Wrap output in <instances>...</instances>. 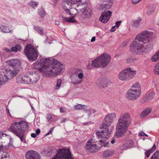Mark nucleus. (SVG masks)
Instances as JSON below:
<instances>
[{"label":"nucleus","mask_w":159,"mask_h":159,"mask_svg":"<svg viewBox=\"0 0 159 159\" xmlns=\"http://www.w3.org/2000/svg\"><path fill=\"white\" fill-rule=\"evenodd\" d=\"M109 143L108 142H107L104 145V146L105 147H109Z\"/></svg>","instance_id":"052dcab7"},{"label":"nucleus","mask_w":159,"mask_h":159,"mask_svg":"<svg viewBox=\"0 0 159 159\" xmlns=\"http://www.w3.org/2000/svg\"><path fill=\"white\" fill-rule=\"evenodd\" d=\"M78 2L77 0H64L62 7L66 12L70 15H71L69 9H71V7Z\"/></svg>","instance_id":"9d476101"},{"label":"nucleus","mask_w":159,"mask_h":159,"mask_svg":"<svg viewBox=\"0 0 159 159\" xmlns=\"http://www.w3.org/2000/svg\"><path fill=\"white\" fill-rule=\"evenodd\" d=\"M111 14V12L110 11L103 12L99 18L100 21L102 23H107L109 20Z\"/></svg>","instance_id":"f8f14e48"},{"label":"nucleus","mask_w":159,"mask_h":159,"mask_svg":"<svg viewBox=\"0 0 159 159\" xmlns=\"http://www.w3.org/2000/svg\"><path fill=\"white\" fill-rule=\"evenodd\" d=\"M130 89H133L135 90L138 91V93H141V86L138 82H136L131 87Z\"/></svg>","instance_id":"393cba45"},{"label":"nucleus","mask_w":159,"mask_h":159,"mask_svg":"<svg viewBox=\"0 0 159 159\" xmlns=\"http://www.w3.org/2000/svg\"><path fill=\"white\" fill-rule=\"evenodd\" d=\"M116 117V114L114 113H110L107 115L105 117L102 125L100 127V128L102 129L101 131L98 130L96 132V135L98 138H102L103 140L99 141L101 146L103 145L102 143H104L103 141H106L109 137L110 131L108 128Z\"/></svg>","instance_id":"7ed1b4c3"},{"label":"nucleus","mask_w":159,"mask_h":159,"mask_svg":"<svg viewBox=\"0 0 159 159\" xmlns=\"http://www.w3.org/2000/svg\"><path fill=\"white\" fill-rule=\"evenodd\" d=\"M72 159L69 149L62 148L57 150V153L52 159Z\"/></svg>","instance_id":"1a4fd4ad"},{"label":"nucleus","mask_w":159,"mask_h":159,"mask_svg":"<svg viewBox=\"0 0 159 159\" xmlns=\"http://www.w3.org/2000/svg\"><path fill=\"white\" fill-rule=\"evenodd\" d=\"M9 66L13 69H21V63L19 60L17 59H11L7 61Z\"/></svg>","instance_id":"ddd939ff"},{"label":"nucleus","mask_w":159,"mask_h":159,"mask_svg":"<svg viewBox=\"0 0 159 159\" xmlns=\"http://www.w3.org/2000/svg\"><path fill=\"white\" fill-rule=\"evenodd\" d=\"M141 0H132L133 3L137 4L139 3Z\"/></svg>","instance_id":"3c124183"},{"label":"nucleus","mask_w":159,"mask_h":159,"mask_svg":"<svg viewBox=\"0 0 159 159\" xmlns=\"http://www.w3.org/2000/svg\"><path fill=\"white\" fill-rule=\"evenodd\" d=\"M87 5L86 3H79L78 5L76 10L77 11L79 12L81 11V12L85 11Z\"/></svg>","instance_id":"412c9836"},{"label":"nucleus","mask_w":159,"mask_h":159,"mask_svg":"<svg viewBox=\"0 0 159 159\" xmlns=\"http://www.w3.org/2000/svg\"><path fill=\"white\" fill-rule=\"evenodd\" d=\"M127 61L128 63H131L133 61L132 58H129L127 59Z\"/></svg>","instance_id":"6e6d98bb"},{"label":"nucleus","mask_w":159,"mask_h":159,"mask_svg":"<svg viewBox=\"0 0 159 159\" xmlns=\"http://www.w3.org/2000/svg\"><path fill=\"white\" fill-rule=\"evenodd\" d=\"M40 132V130L39 129H38L36 130V134L38 135Z\"/></svg>","instance_id":"4d7b16f0"},{"label":"nucleus","mask_w":159,"mask_h":159,"mask_svg":"<svg viewBox=\"0 0 159 159\" xmlns=\"http://www.w3.org/2000/svg\"><path fill=\"white\" fill-rule=\"evenodd\" d=\"M130 116L128 114H122L120 116L116 126V134L117 136L121 137L126 132L130 124Z\"/></svg>","instance_id":"20e7f679"},{"label":"nucleus","mask_w":159,"mask_h":159,"mask_svg":"<svg viewBox=\"0 0 159 159\" xmlns=\"http://www.w3.org/2000/svg\"><path fill=\"white\" fill-rule=\"evenodd\" d=\"M20 69H13V70L10 69L7 71V75H10L12 78L16 76L18 71Z\"/></svg>","instance_id":"4be33fe9"},{"label":"nucleus","mask_w":159,"mask_h":159,"mask_svg":"<svg viewBox=\"0 0 159 159\" xmlns=\"http://www.w3.org/2000/svg\"><path fill=\"white\" fill-rule=\"evenodd\" d=\"M45 12L44 10L42 9L39 12V15L42 17H43L45 15Z\"/></svg>","instance_id":"ea45409f"},{"label":"nucleus","mask_w":159,"mask_h":159,"mask_svg":"<svg viewBox=\"0 0 159 159\" xmlns=\"http://www.w3.org/2000/svg\"><path fill=\"white\" fill-rule=\"evenodd\" d=\"M116 30V29L115 28V26H114L111 29L110 31L111 32H114V31H115Z\"/></svg>","instance_id":"13d9d810"},{"label":"nucleus","mask_w":159,"mask_h":159,"mask_svg":"<svg viewBox=\"0 0 159 159\" xmlns=\"http://www.w3.org/2000/svg\"><path fill=\"white\" fill-rule=\"evenodd\" d=\"M114 153L113 150H108L103 152L102 156L103 157H107L112 155Z\"/></svg>","instance_id":"a878e982"},{"label":"nucleus","mask_w":159,"mask_h":159,"mask_svg":"<svg viewBox=\"0 0 159 159\" xmlns=\"http://www.w3.org/2000/svg\"><path fill=\"white\" fill-rule=\"evenodd\" d=\"M151 159H159V151H156L152 155Z\"/></svg>","instance_id":"f704fd0d"},{"label":"nucleus","mask_w":159,"mask_h":159,"mask_svg":"<svg viewBox=\"0 0 159 159\" xmlns=\"http://www.w3.org/2000/svg\"><path fill=\"white\" fill-rule=\"evenodd\" d=\"M95 38L94 36L91 39V42H93L95 41Z\"/></svg>","instance_id":"0e129e2a"},{"label":"nucleus","mask_w":159,"mask_h":159,"mask_svg":"<svg viewBox=\"0 0 159 159\" xmlns=\"http://www.w3.org/2000/svg\"><path fill=\"white\" fill-rule=\"evenodd\" d=\"M0 29L4 33H9L11 32L8 27L2 25H0Z\"/></svg>","instance_id":"7c9ffc66"},{"label":"nucleus","mask_w":159,"mask_h":159,"mask_svg":"<svg viewBox=\"0 0 159 159\" xmlns=\"http://www.w3.org/2000/svg\"><path fill=\"white\" fill-rule=\"evenodd\" d=\"M115 142V141L114 139H112L111 141V143L112 144H113Z\"/></svg>","instance_id":"774afa93"},{"label":"nucleus","mask_w":159,"mask_h":159,"mask_svg":"<svg viewBox=\"0 0 159 159\" xmlns=\"http://www.w3.org/2000/svg\"><path fill=\"white\" fill-rule=\"evenodd\" d=\"M62 21L63 23H65L66 22L74 23L76 22V20L74 19V17H71L69 18L63 16H61Z\"/></svg>","instance_id":"5701e85b"},{"label":"nucleus","mask_w":159,"mask_h":159,"mask_svg":"<svg viewBox=\"0 0 159 159\" xmlns=\"http://www.w3.org/2000/svg\"><path fill=\"white\" fill-rule=\"evenodd\" d=\"M54 128V127H53L52 128H51L50 129V130L46 134V135H48L49 134H51L53 131V129Z\"/></svg>","instance_id":"de8ad7c7"},{"label":"nucleus","mask_w":159,"mask_h":159,"mask_svg":"<svg viewBox=\"0 0 159 159\" xmlns=\"http://www.w3.org/2000/svg\"><path fill=\"white\" fill-rule=\"evenodd\" d=\"M22 80V76L20 75L16 79V81L18 83H23Z\"/></svg>","instance_id":"a19ab883"},{"label":"nucleus","mask_w":159,"mask_h":159,"mask_svg":"<svg viewBox=\"0 0 159 159\" xmlns=\"http://www.w3.org/2000/svg\"><path fill=\"white\" fill-rule=\"evenodd\" d=\"M34 29L41 35L44 34V30L43 29L39 26H34Z\"/></svg>","instance_id":"c85d7f7f"},{"label":"nucleus","mask_w":159,"mask_h":159,"mask_svg":"<svg viewBox=\"0 0 159 159\" xmlns=\"http://www.w3.org/2000/svg\"><path fill=\"white\" fill-rule=\"evenodd\" d=\"M159 59V50L156 52L151 58L152 61L155 62L157 61Z\"/></svg>","instance_id":"c756f323"},{"label":"nucleus","mask_w":159,"mask_h":159,"mask_svg":"<svg viewBox=\"0 0 159 159\" xmlns=\"http://www.w3.org/2000/svg\"><path fill=\"white\" fill-rule=\"evenodd\" d=\"M7 135V134L5 133H3L0 132V139H2V137H6Z\"/></svg>","instance_id":"8fccbe9b"},{"label":"nucleus","mask_w":159,"mask_h":159,"mask_svg":"<svg viewBox=\"0 0 159 159\" xmlns=\"http://www.w3.org/2000/svg\"><path fill=\"white\" fill-rule=\"evenodd\" d=\"M154 71L155 74L159 75V62L155 66Z\"/></svg>","instance_id":"c9c22d12"},{"label":"nucleus","mask_w":159,"mask_h":159,"mask_svg":"<svg viewBox=\"0 0 159 159\" xmlns=\"http://www.w3.org/2000/svg\"><path fill=\"white\" fill-rule=\"evenodd\" d=\"M60 111L61 112H63V113L65 112V111H64V109L62 107H60Z\"/></svg>","instance_id":"e2e57ef3"},{"label":"nucleus","mask_w":159,"mask_h":159,"mask_svg":"<svg viewBox=\"0 0 159 159\" xmlns=\"http://www.w3.org/2000/svg\"><path fill=\"white\" fill-rule=\"evenodd\" d=\"M48 37H46V39H45V43H46L48 42Z\"/></svg>","instance_id":"338daca9"},{"label":"nucleus","mask_w":159,"mask_h":159,"mask_svg":"<svg viewBox=\"0 0 159 159\" xmlns=\"http://www.w3.org/2000/svg\"><path fill=\"white\" fill-rule=\"evenodd\" d=\"M22 81L24 83L31 84L30 80L29 74L28 76L26 75L22 76Z\"/></svg>","instance_id":"2f4dec72"},{"label":"nucleus","mask_w":159,"mask_h":159,"mask_svg":"<svg viewBox=\"0 0 159 159\" xmlns=\"http://www.w3.org/2000/svg\"><path fill=\"white\" fill-rule=\"evenodd\" d=\"M78 77L79 79H82L83 76V71L82 72H80L78 75Z\"/></svg>","instance_id":"09e8293b"},{"label":"nucleus","mask_w":159,"mask_h":159,"mask_svg":"<svg viewBox=\"0 0 159 159\" xmlns=\"http://www.w3.org/2000/svg\"><path fill=\"white\" fill-rule=\"evenodd\" d=\"M154 12V10H148V11H147V14H148V15H150L151 14H152Z\"/></svg>","instance_id":"5fc2aeb1"},{"label":"nucleus","mask_w":159,"mask_h":159,"mask_svg":"<svg viewBox=\"0 0 159 159\" xmlns=\"http://www.w3.org/2000/svg\"><path fill=\"white\" fill-rule=\"evenodd\" d=\"M26 159H40V155L36 152L33 150H29L26 153Z\"/></svg>","instance_id":"4468645a"},{"label":"nucleus","mask_w":159,"mask_h":159,"mask_svg":"<svg viewBox=\"0 0 159 159\" xmlns=\"http://www.w3.org/2000/svg\"><path fill=\"white\" fill-rule=\"evenodd\" d=\"M21 49V47L19 44H16L15 47H12L11 48V51L16 52L17 51H20Z\"/></svg>","instance_id":"473e14b6"},{"label":"nucleus","mask_w":159,"mask_h":159,"mask_svg":"<svg viewBox=\"0 0 159 159\" xmlns=\"http://www.w3.org/2000/svg\"><path fill=\"white\" fill-rule=\"evenodd\" d=\"M137 91H138L130 89L127 91L126 93V98L128 100L132 101L136 99L140 95V93Z\"/></svg>","instance_id":"9b49d317"},{"label":"nucleus","mask_w":159,"mask_h":159,"mask_svg":"<svg viewBox=\"0 0 159 159\" xmlns=\"http://www.w3.org/2000/svg\"><path fill=\"white\" fill-rule=\"evenodd\" d=\"M141 21L142 19H141L139 18L134 21V24L136 26H138L140 24Z\"/></svg>","instance_id":"37998d69"},{"label":"nucleus","mask_w":159,"mask_h":159,"mask_svg":"<svg viewBox=\"0 0 159 159\" xmlns=\"http://www.w3.org/2000/svg\"><path fill=\"white\" fill-rule=\"evenodd\" d=\"M110 56L107 54H103L93 61L92 65L94 67H99L107 66L110 61Z\"/></svg>","instance_id":"423d86ee"},{"label":"nucleus","mask_w":159,"mask_h":159,"mask_svg":"<svg viewBox=\"0 0 159 159\" xmlns=\"http://www.w3.org/2000/svg\"><path fill=\"white\" fill-rule=\"evenodd\" d=\"M8 78L7 76L4 74L0 73V87L1 86L4 84L8 80Z\"/></svg>","instance_id":"aec40b11"},{"label":"nucleus","mask_w":159,"mask_h":159,"mask_svg":"<svg viewBox=\"0 0 159 159\" xmlns=\"http://www.w3.org/2000/svg\"><path fill=\"white\" fill-rule=\"evenodd\" d=\"M152 33L145 30L138 34L130 45V51L133 53L140 54L145 50L151 47L152 44L151 36Z\"/></svg>","instance_id":"f03ea898"},{"label":"nucleus","mask_w":159,"mask_h":159,"mask_svg":"<svg viewBox=\"0 0 159 159\" xmlns=\"http://www.w3.org/2000/svg\"><path fill=\"white\" fill-rule=\"evenodd\" d=\"M70 78L71 80V82L74 85H77L82 82L81 80L79 79L77 76L74 74L71 75Z\"/></svg>","instance_id":"a211bd4d"},{"label":"nucleus","mask_w":159,"mask_h":159,"mask_svg":"<svg viewBox=\"0 0 159 159\" xmlns=\"http://www.w3.org/2000/svg\"><path fill=\"white\" fill-rule=\"evenodd\" d=\"M152 110L150 108H147L144 110L141 113L140 116L145 117L148 115L151 112Z\"/></svg>","instance_id":"cd10ccee"},{"label":"nucleus","mask_w":159,"mask_h":159,"mask_svg":"<svg viewBox=\"0 0 159 159\" xmlns=\"http://www.w3.org/2000/svg\"><path fill=\"white\" fill-rule=\"evenodd\" d=\"M31 136L33 138H35L37 136V134L35 133H32L31 134Z\"/></svg>","instance_id":"bf43d9fd"},{"label":"nucleus","mask_w":159,"mask_h":159,"mask_svg":"<svg viewBox=\"0 0 159 159\" xmlns=\"http://www.w3.org/2000/svg\"><path fill=\"white\" fill-rule=\"evenodd\" d=\"M55 24L56 25H59L60 24V22L59 21H56Z\"/></svg>","instance_id":"69168bd1"},{"label":"nucleus","mask_w":159,"mask_h":159,"mask_svg":"<svg viewBox=\"0 0 159 159\" xmlns=\"http://www.w3.org/2000/svg\"><path fill=\"white\" fill-rule=\"evenodd\" d=\"M47 119L48 121H50L52 119V116L51 115L48 114L47 115Z\"/></svg>","instance_id":"49530a36"},{"label":"nucleus","mask_w":159,"mask_h":159,"mask_svg":"<svg viewBox=\"0 0 159 159\" xmlns=\"http://www.w3.org/2000/svg\"><path fill=\"white\" fill-rule=\"evenodd\" d=\"M145 134V133L143 131L140 132L139 134V136H144Z\"/></svg>","instance_id":"864d4df0"},{"label":"nucleus","mask_w":159,"mask_h":159,"mask_svg":"<svg viewBox=\"0 0 159 159\" xmlns=\"http://www.w3.org/2000/svg\"><path fill=\"white\" fill-rule=\"evenodd\" d=\"M5 51L6 52H10L11 51V49H10L7 48H5Z\"/></svg>","instance_id":"680f3d73"},{"label":"nucleus","mask_w":159,"mask_h":159,"mask_svg":"<svg viewBox=\"0 0 159 159\" xmlns=\"http://www.w3.org/2000/svg\"><path fill=\"white\" fill-rule=\"evenodd\" d=\"M93 141V139H90L86 143L85 148L89 152H95L98 150V149L96 145L92 142Z\"/></svg>","instance_id":"2eb2a0df"},{"label":"nucleus","mask_w":159,"mask_h":159,"mask_svg":"<svg viewBox=\"0 0 159 159\" xmlns=\"http://www.w3.org/2000/svg\"><path fill=\"white\" fill-rule=\"evenodd\" d=\"M121 21H117L116 23V25L117 27H118L120 24Z\"/></svg>","instance_id":"603ef678"},{"label":"nucleus","mask_w":159,"mask_h":159,"mask_svg":"<svg viewBox=\"0 0 159 159\" xmlns=\"http://www.w3.org/2000/svg\"><path fill=\"white\" fill-rule=\"evenodd\" d=\"M82 70L79 69H75L73 71L74 75H78L80 72H82Z\"/></svg>","instance_id":"79ce46f5"},{"label":"nucleus","mask_w":159,"mask_h":159,"mask_svg":"<svg viewBox=\"0 0 159 159\" xmlns=\"http://www.w3.org/2000/svg\"><path fill=\"white\" fill-rule=\"evenodd\" d=\"M136 71L130 70V67L126 68L122 70L119 74V79L121 80H126L130 79L136 74Z\"/></svg>","instance_id":"6e6552de"},{"label":"nucleus","mask_w":159,"mask_h":159,"mask_svg":"<svg viewBox=\"0 0 159 159\" xmlns=\"http://www.w3.org/2000/svg\"><path fill=\"white\" fill-rule=\"evenodd\" d=\"M35 69L41 71L48 76L58 75L64 70V65L59 61L51 57L42 58L39 62L34 64Z\"/></svg>","instance_id":"f257e3e1"},{"label":"nucleus","mask_w":159,"mask_h":159,"mask_svg":"<svg viewBox=\"0 0 159 159\" xmlns=\"http://www.w3.org/2000/svg\"><path fill=\"white\" fill-rule=\"evenodd\" d=\"M85 113L89 116H90L92 112L89 110H85Z\"/></svg>","instance_id":"a18cd8bd"},{"label":"nucleus","mask_w":159,"mask_h":159,"mask_svg":"<svg viewBox=\"0 0 159 159\" xmlns=\"http://www.w3.org/2000/svg\"><path fill=\"white\" fill-rule=\"evenodd\" d=\"M9 146V145L5 146L3 144L2 142L0 143V152H1L4 149H7Z\"/></svg>","instance_id":"4c0bfd02"},{"label":"nucleus","mask_w":159,"mask_h":159,"mask_svg":"<svg viewBox=\"0 0 159 159\" xmlns=\"http://www.w3.org/2000/svg\"><path fill=\"white\" fill-rule=\"evenodd\" d=\"M62 83V80L61 79H58L57 80L55 89H59Z\"/></svg>","instance_id":"e433bc0d"},{"label":"nucleus","mask_w":159,"mask_h":159,"mask_svg":"<svg viewBox=\"0 0 159 159\" xmlns=\"http://www.w3.org/2000/svg\"><path fill=\"white\" fill-rule=\"evenodd\" d=\"M9 155L8 153L6 152L4 153L2 155L1 158L4 159H6L7 158H9Z\"/></svg>","instance_id":"c03bdc74"},{"label":"nucleus","mask_w":159,"mask_h":159,"mask_svg":"<svg viewBox=\"0 0 159 159\" xmlns=\"http://www.w3.org/2000/svg\"><path fill=\"white\" fill-rule=\"evenodd\" d=\"M86 107L85 105L78 104L74 106V108L75 110H81L84 109Z\"/></svg>","instance_id":"72a5a7b5"},{"label":"nucleus","mask_w":159,"mask_h":159,"mask_svg":"<svg viewBox=\"0 0 159 159\" xmlns=\"http://www.w3.org/2000/svg\"><path fill=\"white\" fill-rule=\"evenodd\" d=\"M24 53L29 60L33 61H35L38 57V50L31 44L26 46Z\"/></svg>","instance_id":"0eeeda50"},{"label":"nucleus","mask_w":159,"mask_h":159,"mask_svg":"<svg viewBox=\"0 0 159 159\" xmlns=\"http://www.w3.org/2000/svg\"><path fill=\"white\" fill-rule=\"evenodd\" d=\"M134 145V143L133 140L131 139L128 140L126 143L122 145V147H125L126 148H133ZM123 149H124L123 148Z\"/></svg>","instance_id":"b1692460"},{"label":"nucleus","mask_w":159,"mask_h":159,"mask_svg":"<svg viewBox=\"0 0 159 159\" xmlns=\"http://www.w3.org/2000/svg\"><path fill=\"white\" fill-rule=\"evenodd\" d=\"M156 149V146L155 144H154L153 147L147 151H146L145 155L147 157H148L152 153L154 152Z\"/></svg>","instance_id":"bb28decb"},{"label":"nucleus","mask_w":159,"mask_h":159,"mask_svg":"<svg viewBox=\"0 0 159 159\" xmlns=\"http://www.w3.org/2000/svg\"><path fill=\"white\" fill-rule=\"evenodd\" d=\"M38 5V2L34 1L30 2L29 4V5L33 8H35V7H37Z\"/></svg>","instance_id":"58836bf2"},{"label":"nucleus","mask_w":159,"mask_h":159,"mask_svg":"<svg viewBox=\"0 0 159 159\" xmlns=\"http://www.w3.org/2000/svg\"><path fill=\"white\" fill-rule=\"evenodd\" d=\"M82 13L81 15V18L83 20H85L91 16V10L89 8L87 9L85 11H84Z\"/></svg>","instance_id":"6ab92c4d"},{"label":"nucleus","mask_w":159,"mask_h":159,"mask_svg":"<svg viewBox=\"0 0 159 159\" xmlns=\"http://www.w3.org/2000/svg\"><path fill=\"white\" fill-rule=\"evenodd\" d=\"M31 84L36 83L40 79V76L38 73L35 71H32V73H29Z\"/></svg>","instance_id":"dca6fc26"},{"label":"nucleus","mask_w":159,"mask_h":159,"mask_svg":"<svg viewBox=\"0 0 159 159\" xmlns=\"http://www.w3.org/2000/svg\"><path fill=\"white\" fill-rule=\"evenodd\" d=\"M28 125L24 121L15 122L12 124L8 129V130L13 133L23 141L25 135V131L28 129Z\"/></svg>","instance_id":"39448f33"},{"label":"nucleus","mask_w":159,"mask_h":159,"mask_svg":"<svg viewBox=\"0 0 159 159\" xmlns=\"http://www.w3.org/2000/svg\"><path fill=\"white\" fill-rule=\"evenodd\" d=\"M104 3L101 5V8L104 10L110 9L113 4V0H105Z\"/></svg>","instance_id":"f3484780"}]
</instances>
